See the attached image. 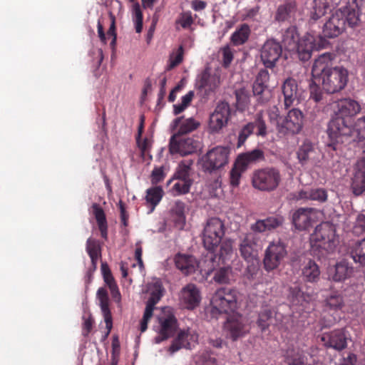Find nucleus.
Returning <instances> with one entry per match:
<instances>
[{"label":"nucleus","mask_w":365,"mask_h":365,"mask_svg":"<svg viewBox=\"0 0 365 365\" xmlns=\"http://www.w3.org/2000/svg\"><path fill=\"white\" fill-rule=\"evenodd\" d=\"M334 55L326 52L315 60L312 74L314 83H322L323 89L328 93L343 90L348 82V71L342 66L331 67Z\"/></svg>","instance_id":"1"},{"label":"nucleus","mask_w":365,"mask_h":365,"mask_svg":"<svg viewBox=\"0 0 365 365\" xmlns=\"http://www.w3.org/2000/svg\"><path fill=\"white\" fill-rule=\"evenodd\" d=\"M361 106L355 100L344 98L338 101L334 110V116L328 124L327 135L330 140L328 146L336 150V145L343 142L342 135H349L351 132L350 119L359 113Z\"/></svg>","instance_id":"2"},{"label":"nucleus","mask_w":365,"mask_h":365,"mask_svg":"<svg viewBox=\"0 0 365 365\" xmlns=\"http://www.w3.org/2000/svg\"><path fill=\"white\" fill-rule=\"evenodd\" d=\"M211 314H230L237 308V292L230 287H220L213 294L211 300Z\"/></svg>","instance_id":"3"},{"label":"nucleus","mask_w":365,"mask_h":365,"mask_svg":"<svg viewBox=\"0 0 365 365\" xmlns=\"http://www.w3.org/2000/svg\"><path fill=\"white\" fill-rule=\"evenodd\" d=\"M282 181L278 168L267 167L255 170L252 176L253 186L262 191H273L277 188Z\"/></svg>","instance_id":"4"},{"label":"nucleus","mask_w":365,"mask_h":365,"mask_svg":"<svg viewBox=\"0 0 365 365\" xmlns=\"http://www.w3.org/2000/svg\"><path fill=\"white\" fill-rule=\"evenodd\" d=\"M304 114L298 108H292L277 121V131L279 137L294 135L301 132L304 125Z\"/></svg>","instance_id":"5"},{"label":"nucleus","mask_w":365,"mask_h":365,"mask_svg":"<svg viewBox=\"0 0 365 365\" xmlns=\"http://www.w3.org/2000/svg\"><path fill=\"white\" fill-rule=\"evenodd\" d=\"M225 235V225L218 217L207 221L203 230V245L208 251H214L220 244Z\"/></svg>","instance_id":"6"},{"label":"nucleus","mask_w":365,"mask_h":365,"mask_svg":"<svg viewBox=\"0 0 365 365\" xmlns=\"http://www.w3.org/2000/svg\"><path fill=\"white\" fill-rule=\"evenodd\" d=\"M225 235V225L218 217L207 221L203 230V245L208 251H214L220 244Z\"/></svg>","instance_id":"7"},{"label":"nucleus","mask_w":365,"mask_h":365,"mask_svg":"<svg viewBox=\"0 0 365 365\" xmlns=\"http://www.w3.org/2000/svg\"><path fill=\"white\" fill-rule=\"evenodd\" d=\"M335 232L336 230L333 225L329 222H323L316 227L312 240L319 249L331 252H333L337 244Z\"/></svg>","instance_id":"8"},{"label":"nucleus","mask_w":365,"mask_h":365,"mask_svg":"<svg viewBox=\"0 0 365 365\" xmlns=\"http://www.w3.org/2000/svg\"><path fill=\"white\" fill-rule=\"evenodd\" d=\"M329 44L328 41L321 36H314L307 34L297 42L295 48L298 57L302 61H307L311 57L314 50H319L325 48Z\"/></svg>","instance_id":"9"},{"label":"nucleus","mask_w":365,"mask_h":365,"mask_svg":"<svg viewBox=\"0 0 365 365\" xmlns=\"http://www.w3.org/2000/svg\"><path fill=\"white\" fill-rule=\"evenodd\" d=\"M230 150L227 147L217 146L201 158L203 170L212 173L224 167L228 163Z\"/></svg>","instance_id":"10"},{"label":"nucleus","mask_w":365,"mask_h":365,"mask_svg":"<svg viewBox=\"0 0 365 365\" xmlns=\"http://www.w3.org/2000/svg\"><path fill=\"white\" fill-rule=\"evenodd\" d=\"M259 234L250 230L239 236V251L241 257L247 262L253 261L258 255L260 247Z\"/></svg>","instance_id":"11"},{"label":"nucleus","mask_w":365,"mask_h":365,"mask_svg":"<svg viewBox=\"0 0 365 365\" xmlns=\"http://www.w3.org/2000/svg\"><path fill=\"white\" fill-rule=\"evenodd\" d=\"M287 252L286 246L281 242H272L267 247L263 259L264 269L267 272L273 271L279 267Z\"/></svg>","instance_id":"12"},{"label":"nucleus","mask_w":365,"mask_h":365,"mask_svg":"<svg viewBox=\"0 0 365 365\" xmlns=\"http://www.w3.org/2000/svg\"><path fill=\"white\" fill-rule=\"evenodd\" d=\"M231 118V108L228 103L220 102L210 115L208 128L211 133H218L226 127Z\"/></svg>","instance_id":"13"},{"label":"nucleus","mask_w":365,"mask_h":365,"mask_svg":"<svg viewBox=\"0 0 365 365\" xmlns=\"http://www.w3.org/2000/svg\"><path fill=\"white\" fill-rule=\"evenodd\" d=\"M349 339V334L345 328L324 332L320 336V340L327 349H333L339 352L347 347Z\"/></svg>","instance_id":"14"},{"label":"nucleus","mask_w":365,"mask_h":365,"mask_svg":"<svg viewBox=\"0 0 365 365\" xmlns=\"http://www.w3.org/2000/svg\"><path fill=\"white\" fill-rule=\"evenodd\" d=\"M198 147L199 142L192 138L173 135L170 140L169 151L173 155L180 154L184 156L195 153Z\"/></svg>","instance_id":"15"},{"label":"nucleus","mask_w":365,"mask_h":365,"mask_svg":"<svg viewBox=\"0 0 365 365\" xmlns=\"http://www.w3.org/2000/svg\"><path fill=\"white\" fill-rule=\"evenodd\" d=\"M282 53L281 44L273 39H269L261 48L260 57L266 68H272L275 66Z\"/></svg>","instance_id":"16"},{"label":"nucleus","mask_w":365,"mask_h":365,"mask_svg":"<svg viewBox=\"0 0 365 365\" xmlns=\"http://www.w3.org/2000/svg\"><path fill=\"white\" fill-rule=\"evenodd\" d=\"M269 80V73L266 69H262L256 76L252 86L253 96L256 98L259 104L267 103L270 96V91L268 89L267 83Z\"/></svg>","instance_id":"17"},{"label":"nucleus","mask_w":365,"mask_h":365,"mask_svg":"<svg viewBox=\"0 0 365 365\" xmlns=\"http://www.w3.org/2000/svg\"><path fill=\"white\" fill-rule=\"evenodd\" d=\"M220 83V76L212 74L210 69L206 68L197 76L195 86L197 90L204 92L205 96H209L216 91Z\"/></svg>","instance_id":"18"},{"label":"nucleus","mask_w":365,"mask_h":365,"mask_svg":"<svg viewBox=\"0 0 365 365\" xmlns=\"http://www.w3.org/2000/svg\"><path fill=\"white\" fill-rule=\"evenodd\" d=\"M96 297L99 301V306L101 307L106 323V328L107 329L106 332L102 337V341H105L109 336L113 328V317L109 307L110 299L106 288L100 287L97 291Z\"/></svg>","instance_id":"19"},{"label":"nucleus","mask_w":365,"mask_h":365,"mask_svg":"<svg viewBox=\"0 0 365 365\" xmlns=\"http://www.w3.org/2000/svg\"><path fill=\"white\" fill-rule=\"evenodd\" d=\"M317 211L311 207H300L292 215V223L298 230H306L315 221Z\"/></svg>","instance_id":"20"},{"label":"nucleus","mask_w":365,"mask_h":365,"mask_svg":"<svg viewBox=\"0 0 365 365\" xmlns=\"http://www.w3.org/2000/svg\"><path fill=\"white\" fill-rule=\"evenodd\" d=\"M297 158L302 166L308 164L315 165L319 162L317 158V150L313 143L308 139L304 140L299 146L297 153Z\"/></svg>","instance_id":"21"},{"label":"nucleus","mask_w":365,"mask_h":365,"mask_svg":"<svg viewBox=\"0 0 365 365\" xmlns=\"http://www.w3.org/2000/svg\"><path fill=\"white\" fill-rule=\"evenodd\" d=\"M345 24L343 15L341 11H336L323 26L322 33L324 38H335L345 30Z\"/></svg>","instance_id":"22"},{"label":"nucleus","mask_w":365,"mask_h":365,"mask_svg":"<svg viewBox=\"0 0 365 365\" xmlns=\"http://www.w3.org/2000/svg\"><path fill=\"white\" fill-rule=\"evenodd\" d=\"M354 175L351 181V189L356 195L365 191V155L356 163Z\"/></svg>","instance_id":"23"},{"label":"nucleus","mask_w":365,"mask_h":365,"mask_svg":"<svg viewBox=\"0 0 365 365\" xmlns=\"http://www.w3.org/2000/svg\"><path fill=\"white\" fill-rule=\"evenodd\" d=\"M197 338L194 331L190 329L180 331L169 347V351L173 354L182 348L190 349L192 342H195Z\"/></svg>","instance_id":"24"},{"label":"nucleus","mask_w":365,"mask_h":365,"mask_svg":"<svg viewBox=\"0 0 365 365\" xmlns=\"http://www.w3.org/2000/svg\"><path fill=\"white\" fill-rule=\"evenodd\" d=\"M175 264L177 269L185 275L194 273L198 268V262L192 255L178 253L174 258Z\"/></svg>","instance_id":"25"},{"label":"nucleus","mask_w":365,"mask_h":365,"mask_svg":"<svg viewBox=\"0 0 365 365\" xmlns=\"http://www.w3.org/2000/svg\"><path fill=\"white\" fill-rule=\"evenodd\" d=\"M284 219L282 216L276 215L258 220L250 225V230L258 234L276 229L283 225Z\"/></svg>","instance_id":"26"},{"label":"nucleus","mask_w":365,"mask_h":365,"mask_svg":"<svg viewBox=\"0 0 365 365\" xmlns=\"http://www.w3.org/2000/svg\"><path fill=\"white\" fill-rule=\"evenodd\" d=\"M225 329L232 341L243 337L247 334V327L241 317H232L227 319Z\"/></svg>","instance_id":"27"},{"label":"nucleus","mask_w":365,"mask_h":365,"mask_svg":"<svg viewBox=\"0 0 365 365\" xmlns=\"http://www.w3.org/2000/svg\"><path fill=\"white\" fill-rule=\"evenodd\" d=\"M327 191L322 187H315L301 190L295 193L294 198L297 200H312L320 203L327 200Z\"/></svg>","instance_id":"28"},{"label":"nucleus","mask_w":365,"mask_h":365,"mask_svg":"<svg viewBox=\"0 0 365 365\" xmlns=\"http://www.w3.org/2000/svg\"><path fill=\"white\" fill-rule=\"evenodd\" d=\"M181 299L189 309H193L200 302V293L193 284H188L181 291Z\"/></svg>","instance_id":"29"},{"label":"nucleus","mask_w":365,"mask_h":365,"mask_svg":"<svg viewBox=\"0 0 365 365\" xmlns=\"http://www.w3.org/2000/svg\"><path fill=\"white\" fill-rule=\"evenodd\" d=\"M160 329L159 335L155 338V342L159 344L172 336L177 327V320L173 315H168L160 319Z\"/></svg>","instance_id":"30"},{"label":"nucleus","mask_w":365,"mask_h":365,"mask_svg":"<svg viewBox=\"0 0 365 365\" xmlns=\"http://www.w3.org/2000/svg\"><path fill=\"white\" fill-rule=\"evenodd\" d=\"M282 89L284 107L289 108L298 99L299 89L297 81L292 78H288L284 81Z\"/></svg>","instance_id":"31"},{"label":"nucleus","mask_w":365,"mask_h":365,"mask_svg":"<svg viewBox=\"0 0 365 365\" xmlns=\"http://www.w3.org/2000/svg\"><path fill=\"white\" fill-rule=\"evenodd\" d=\"M209 255L207 256L212 263V267L210 271L214 270L215 263L217 259L218 265L220 264V262L222 264H225L227 262L232 261V257L234 256V251L232 249V245L230 242H225L222 243L220 249V252L218 255L214 254V251H209Z\"/></svg>","instance_id":"32"},{"label":"nucleus","mask_w":365,"mask_h":365,"mask_svg":"<svg viewBox=\"0 0 365 365\" xmlns=\"http://www.w3.org/2000/svg\"><path fill=\"white\" fill-rule=\"evenodd\" d=\"M264 158L263 150L261 149H254L250 152L240 154L236 159V162L242 169L247 170L249 165L263 161Z\"/></svg>","instance_id":"33"},{"label":"nucleus","mask_w":365,"mask_h":365,"mask_svg":"<svg viewBox=\"0 0 365 365\" xmlns=\"http://www.w3.org/2000/svg\"><path fill=\"white\" fill-rule=\"evenodd\" d=\"M185 204L180 200L174 202L170 211V220L178 230H182L185 225Z\"/></svg>","instance_id":"34"},{"label":"nucleus","mask_w":365,"mask_h":365,"mask_svg":"<svg viewBox=\"0 0 365 365\" xmlns=\"http://www.w3.org/2000/svg\"><path fill=\"white\" fill-rule=\"evenodd\" d=\"M320 269L315 261L309 259L304 262L302 267V277L307 282L314 283L319 281L320 277Z\"/></svg>","instance_id":"35"},{"label":"nucleus","mask_w":365,"mask_h":365,"mask_svg":"<svg viewBox=\"0 0 365 365\" xmlns=\"http://www.w3.org/2000/svg\"><path fill=\"white\" fill-rule=\"evenodd\" d=\"M101 271L103 280L110 289L113 299L116 302H119L121 295L111 271L106 263L101 264Z\"/></svg>","instance_id":"36"},{"label":"nucleus","mask_w":365,"mask_h":365,"mask_svg":"<svg viewBox=\"0 0 365 365\" xmlns=\"http://www.w3.org/2000/svg\"><path fill=\"white\" fill-rule=\"evenodd\" d=\"M349 254L358 267H365V237L351 244Z\"/></svg>","instance_id":"37"},{"label":"nucleus","mask_w":365,"mask_h":365,"mask_svg":"<svg viewBox=\"0 0 365 365\" xmlns=\"http://www.w3.org/2000/svg\"><path fill=\"white\" fill-rule=\"evenodd\" d=\"M341 0H314L312 18L317 20L323 16L328 10L331 11L340 3Z\"/></svg>","instance_id":"38"},{"label":"nucleus","mask_w":365,"mask_h":365,"mask_svg":"<svg viewBox=\"0 0 365 365\" xmlns=\"http://www.w3.org/2000/svg\"><path fill=\"white\" fill-rule=\"evenodd\" d=\"M287 299L292 307L303 306L309 300V296L303 292L298 285H294L289 288Z\"/></svg>","instance_id":"39"},{"label":"nucleus","mask_w":365,"mask_h":365,"mask_svg":"<svg viewBox=\"0 0 365 365\" xmlns=\"http://www.w3.org/2000/svg\"><path fill=\"white\" fill-rule=\"evenodd\" d=\"M251 29L247 24L239 25L231 35L230 41L234 46H241L245 43L250 36Z\"/></svg>","instance_id":"40"},{"label":"nucleus","mask_w":365,"mask_h":365,"mask_svg":"<svg viewBox=\"0 0 365 365\" xmlns=\"http://www.w3.org/2000/svg\"><path fill=\"white\" fill-rule=\"evenodd\" d=\"M360 8L361 7L351 8V6H346L337 11L341 12L345 26L347 25L351 28H354L359 26L361 20L359 10Z\"/></svg>","instance_id":"41"},{"label":"nucleus","mask_w":365,"mask_h":365,"mask_svg":"<svg viewBox=\"0 0 365 365\" xmlns=\"http://www.w3.org/2000/svg\"><path fill=\"white\" fill-rule=\"evenodd\" d=\"M93 213L96 220L101 237L107 240L108 239V224L105 212L103 208L98 203L92 205Z\"/></svg>","instance_id":"42"},{"label":"nucleus","mask_w":365,"mask_h":365,"mask_svg":"<svg viewBox=\"0 0 365 365\" xmlns=\"http://www.w3.org/2000/svg\"><path fill=\"white\" fill-rule=\"evenodd\" d=\"M182 119V117H179L175 119L173 121L174 126L179 127L178 133L175 135H185L196 130L200 125V123L192 118L181 122Z\"/></svg>","instance_id":"43"},{"label":"nucleus","mask_w":365,"mask_h":365,"mask_svg":"<svg viewBox=\"0 0 365 365\" xmlns=\"http://www.w3.org/2000/svg\"><path fill=\"white\" fill-rule=\"evenodd\" d=\"M86 252L91 258V262L93 269L98 264V259L101 257V248L99 242L93 238H88L86 242Z\"/></svg>","instance_id":"44"},{"label":"nucleus","mask_w":365,"mask_h":365,"mask_svg":"<svg viewBox=\"0 0 365 365\" xmlns=\"http://www.w3.org/2000/svg\"><path fill=\"white\" fill-rule=\"evenodd\" d=\"M354 272L351 266L345 260L338 262L335 266V272L332 276V279L335 282H341L350 277Z\"/></svg>","instance_id":"45"},{"label":"nucleus","mask_w":365,"mask_h":365,"mask_svg":"<svg viewBox=\"0 0 365 365\" xmlns=\"http://www.w3.org/2000/svg\"><path fill=\"white\" fill-rule=\"evenodd\" d=\"M296 11V4L294 2H287L280 5L275 14V20L277 21H289L294 16Z\"/></svg>","instance_id":"46"},{"label":"nucleus","mask_w":365,"mask_h":365,"mask_svg":"<svg viewBox=\"0 0 365 365\" xmlns=\"http://www.w3.org/2000/svg\"><path fill=\"white\" fill-rule=\"evenodd\" d=\"M365 136V115L359 118L354 125H351V132L349 135H342L344 137H352L354 141L362 142Z\"/></svg>","instance_id":"47"},{"label":"nucleus","mask_w":365,"mask_h":365,"mask_svg":"<svg viewBox=\"0 0 365 365\" xmlns=\"http://www.w3.org/2000/svg\"><path fill=\"white\" fill-rule=\"evenodd\" d=\"M324 306L330 310L341 309L344 306L343 295L339 292H332L325 298Z\"/></svg>","instance_id":"48"},{"label":"nucleus","mask_w":365,"mask_h":365,"mask_svg":"<svg viewBox=\"0 0 365 365\" xmlns=\"http://www.w3.org/2000/svg\"><path fill=\"white\" fill-rule=\"evenodd\" d=\"M236 98V106L237 110L240 111L245 110L250 103V91L245 87L237 88L235 91Z\"/></svg>","instance_id":"49"},{"label":"nucleus","mask_w":365,"mask_h":365,"mask_svg":"<svg viewBox=\"0 0 365 365\" xmlns=\"http://www.w3.org/2000/svg\"><path fill=\"white\" fill-rule=\"evenodd\" d=\"M299 39L295 26L287 28L282 35V42L289 50L294 48Z\"/></svg>","instance_id":"50"},{"label":"nucleus","mask_w":365,"mask_h":365,"mask_svg":"<svg viewBox=\"0 0 365 365\" xmlns=\"http://www.w3.org/2000/svg\"><path fill=\"white\" fill-rule=\"evenodd\" d=\"M249 124H252V130L256 131L255 133L257 136L265 137L267 135V127L265 120L263 117V112L259 111L255 116V120L250 122Z\"/></svg>","instance_id":"51"},{"label":"nucleus","mask_w":365,"mask_h":365,"mask_svg":"<svg viewBox=\"0 0 365 365\" xmlns=\"http://www.w3.org/2000/svg\"><path fill=\"white\" fill-rule=\"evenodd\" d=\"M232 274V269L230 265H224L216 269L214 273L213 279L218 284H228L230 282Z\"/></svg>","instance_id":"52"},{"label":"nucleus","mask_w":365,"mask_h":365,"mask_svg":"<svg viewBox=\"0 0 365 365\" xmlns=\"http://www.w3.org/2000/svg\"><path fill=\"white\" fill-rule=\"evenodd\" d=\"M192 165V160H183L180 162L174 174L173 178L176 180H192L190 176Z\"/></svg>","instance_id":"53"},{"label":"nucleus","mask_w":365,"mask_h":365,"mask_svg":"<svg viewBox=\"0 0 365 365\" xmlns=\"http://www.w3.org/2000/svg\"><path fill=\"white\" fill-rule=\"evenodd\" d=\"M164 192L160 186H155L146 191V200L148 203L155 207L161 200Z\"/></svg>","instance_id":"54"},{"label":"nucleus","mask_w":365,"mask_h":365,"mask_svg":"<svg viewBox=\"0 0 365 365\" xmlns=\"http://www.w3.org/2000/svg\"><path fill=\"white\" fill-rule=\"evenodd\" d=\"M193 23L194 19L191 11H184L180 13L175 20V28L177 30H179L178 26H180L182 29H189Z\"/></svg>","instance_id":"55"},{"label":"nucleus","mask_w":365,"mask_h":365,"mask_svg":"<svg viewBox=\"0 0 365 365\" xmlns=\"http://www.w3.org/2000/svg\"><path fill=\"white\" fill-rule=\"evenodd\" d=\"M149 289L150 292V297L148 302H154L155 304H157L163 297V293L164 291V288L161 282L156 281L152 283L150 285Z\"/></svg>","instance_id":"56"},{"label":"nucleus","mask_w":365,"mask_h":365,"mask_svg":"<svg viewBox=\"0 0 365 365\" xmlns=\"http://www.w3.org/2000/svg\"><path fill=\"white\" fill-rule=\"evenodd\" d=\"M194 96V91H190L187 94L182 97L180 103L173 105L174 114L178 115L183 112L190 106Z\"/></svg>","instance_id":"57"},{"label":"nucleus","mask_w":365,"mask_h":365,"mask_svg":"<svg viewBox=\"0 0 365 365\" xmlns=\"http://www.w3.org/2000/svg\"><path fill=\"white\" fill-rule=\"evenodd\" d=\"M173 187V191L175 195H185L190 192L192 185V180H178Z\"/></svg>","instance_id":"58"},{"label":"nucleus","mask_w":365,"mask_h":365,"mask_svg":"<svg viewBox=\"0 0 365 365\" xmlns=\"http://www.w3.org/2000/svg\"><path fill=\"white\" fill-rule=\"evenodd\" d=\"M272 310L267 307L263 309L259 314L257 324L262 331L265 330L269 327V321L272 319Z\"/></svg>","instance_id":"59"},{"label":"nucleus","mask_w":365,"mask_h":365,"mask_svg":"<svg viewBox=\"0 0 365 365\" xmlns=\"http://www.w3.org/2000/svg\"><path fill=\"white\" fill-rule=\"evenodd\" d=\"M285 362L288 365H304V356L299 351H287Z\"/></svg>","instance_id":"60"},{"label":"nucleus","mask_w":365,"mask_h":365,"mask_svg":"<svg viewBox=\"0 0 365 365\" xmlns=\"http://www.w3.org/2000/svg\"><path fill=\"white\" fill-rule=\"evenodd\" d=\"M245 170V169H242L241 166L238 165L235 161L230 171V183L232 186L237 187L239 185L241 175Z\"/></svg>","instance_id":"61"},{"label":"nucleus","mask_w":365,"mask_h":365,"mask_svg":"<svg viewBox=\"0 0 365 365\" xmlns=\"http://www.w3.org/2000/svg\"><path fill=\"white\" fill-rule=\"evenodd\" d=\"M166 177L164 166H155L150 174V181L153 185H157L164 180Z\"/></svg>","instance_id":"62"},{"label":"nucleus","mask_w":365,"mask_h":365,"mask_svg":"<svg viewBox=\"0 0 365 365\" xmlns=\"http://www.w3.org/2000/svg\"><path fill=\"white\" fill-rule=\"evenodd\" d=\"M184 48L182 46H180L175 54H173L170 58V63L168 70H171L178 66L183 60Z\"/></svg>","instance_id":"63"},{"label":"nucleus","mask_w":365,"mask_h":365,"mask_svg":"<svg viewBox=\"0 0 365 365\" xmlns=\"http://www.w3.org/2000/svg\"><path fill=\"white\" fill-rule=\"evenodd\" d=\"M353 233L357 236L365 233V215H358L353 227Z\"/></svg>","instance_id":"64"}]
</instances>
